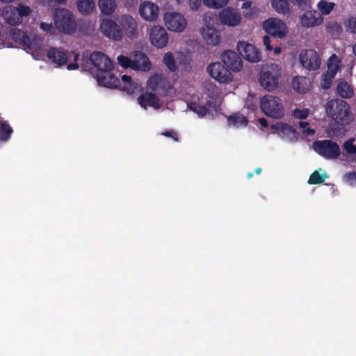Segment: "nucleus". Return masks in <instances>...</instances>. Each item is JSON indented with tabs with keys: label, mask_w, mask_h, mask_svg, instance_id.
<instances>
[{
	"label": "nucleus",
	"mask_w": 356,
	"mask_h": 356,
	"mask_svg": "<svg viewBox=\"0 0 356 356\" xmlns=\"http://www.w3.org/2000/svg\"><path fill=\"white\" fill-rule=\"evenodd\" d=\"M29 6L19 4L18 8L11 5L6 6L2 11V17L5 22L10 26H16L22 23V17L30 15Z\"/></svg>",
	"instance_id": "39448f33"
},
{
	"label": "nucleus",
	"mask_w": 356,
	"mask_h": 356,
	"mask_svg": "<svg viewBox=\"0 0 356 356\" xmlns=\"http://www.w3.org/2000/svg\"><path fill=\"white\" fill-rule=\"evenodd\" d=\"M309 122L300 121L298 122V127L302 129L303 134L307 135H313L315 133V131L313 129L307 127L309 126Z\"/></svg>",
	"instance_id": "49530a36"
},
{
	"label": "nucleus",
	"mask_w": 356,
	"mask_h": 356,
	"mask_svg": "<svg viewBox=\"0 0 356 356\" xmlns=\"http://www.w3.org/2000/svg\"><path fill=\"white\" fill-rule=\"evenodd\" d=\"M40 28L47 33L51 34L54 32V27L51 23L41 22Z\"/></svg>",
	"instance_id": "8fccbe9b"
},
{
	"label": "nucleus",
	"mask_w": 356,
	"mask_h": 356,
	"mask_svg": "<svg viewBox=\"0 0 356 356\" xmlns=\"http://www.w3.org/2000/svg\"><path fill=\"white\" fill-rule=\"evenodd\" d=\"M56 29L60 33L71 35L76 29V23L73 14L66 8H60L54 16Z\"/></svg>",
	"instance_id": "7ed1b4c3"
},
{
	"label": "nucleus",
	"mask_w": 356,
	"mask_h": 356,
	"mask_svg": "<svg viewBox=\"0 0 356 356\" xmlns=\"http://www.w3.org/2000/svg\"><path fill=\"white\" fill-rule=\"evenodd\" d=\"M13 133V129L6 121L0 120V141H8Z\"/></svg>",
	"instance_id": "473e14b6"
},
{
	"label": "nucleus",
	"mask_w": 356,
	"mask_h": 356,
	"mask_svg": "<svg viewBox=\"0 0 356 356\" xmlns=\"http://www.w3.org/2000/svg\"><path fill=\"white\" fill-rule=\"evenodd\" d=\"M67 0H54V3L60 4V5H65Z\"/></svg>",
	"instance_id": "bf43d9fd"
},
{
	"label": "nucleus",
	"mask_w": 356,
	"mask_h": 356,
	"mask_svg": "<svg viewBox=\"0 0 356 356\" xmlns=\"http://www.w3.org/2000/svg\"><path fill=\"white\" fill-rule=\"evenodd\" d=\"M163 19L167 28L175 32L183 31L187 24L184 17L181 14L175 12L165 13Z\"/></svg>",
	"instance_id": "1a4fd4ad"
},
{
	"label": "nucleus",
	"mask_w": 356,
	"mask_h": 356,
	"mask_svg": "<svg viewBox=\"0 0 356 356\" xmlns=\"http://www.w3.org/2000/svg\"><path fill=\"white\" fill-rule=\"evenodd\" d=\"M163 63L171 72H175L177 70V65L174 59V56L172 53H165L163 58Z\"/></svg>",
	"instance_id": "4c0bfd02"
},
{
	"label": "nucleus",
	"mask_w": 356,
	"mask_h": 356,
	"mask_svg": "<svg viewBox=\"0 0 356 356\" xmlns=\"http://www.w3.org/2000/svg\"><path fill=\"white\" fill-rule=\"evenodd\" d=\"M323 18L316 11H306L301 17V24L305 27H312L322 23Z\"/></svg>",
	"instance_id": "5701e85b"
},
{
	"label": "nucleus",
	"mask_w": 356,
	"mask_h": 356,
	"mask_svg": "<svg viewBox=\"0 0 356 356\" xmlns=\"http://www.w3.org/2000/svg\"><path fill=\"white\" fill-rule=\"evenodd\" d=\"M159 82V78L158 76L154 75L151 76L147 81V86L152 88V90H155L158 86Z\"/></svg>",
	"instance_id": "09e8293b"
},
{
	"label": "nucleus",
	"mask_w": 356,
	"mask_h": 356,
	"mask_svg": "<svg viewBox=\"0 0 356 356\" xmlns=\"http://www.w3.org/2000/svg\"><path fill=\"white\" fill-rule=\"evenodd\" d=\"M334 6H335V4L334 3L327 2L325 1L321 0L318 3L317 6H318V10L321 13V14H323L324 15H327L331 13V11L333 10Z\"/></svg>",
	"instance_id": "e433bc0d"
},
{
	"label": "nucleus",
	"mask_w": 356,
	"mask_h": 356,
	"mask_svg": "<svg viewBox=\"0 0 356 356\" xmlns=\"http://www.w3.org/2000/svg\"><path fill=\"white\" fill-rule=\"evenodd\" d=\"M280 73L275 70H263L259 75V82L261 86L268 91L275 90L279 83Z\"/></svg>",
	"instance_id": "f8f14e48"
},
{
	"label": "nucleus",
	"mask_w": 356,
	"mask_h": 356,
	"mask_svg": "<svg viewBox=\"0 0 356 356\" xmlns=\"http://www.w3.org/2000/svg\"><path fill=\"white\" fill-rule=\"evenodd\" d=\"M353 52L354 55L356 56V42L353 46Z\"/></svg>",
	"instance_id": "052dcab7"
},
{
	"label": "nucleus",
	"mask_w": 356,
	"mask_h": 356,
	"mask_svg": "<svg viewBox=\"0 0 356 356\" xmlns=\"http://www.w3.org/2000/svg\"><path fill=\"white\" fill-rule=\"evenodd\" d=\"M98 4L102 13L106 15L114 13L117 7L115 0H99Z\"/></svg>",
	"instance_id": "7c9ffc66"
},
{
	"label": "nucleus",
	"mask_w": 356,
	"mask_h": 356,
	"mask_svg": "<svg viewBox=\"0 0 356 356\" xmlns=\"http://www.w3.org/2000/svg\"><path fill=\"white\" fill-rule=\"evenodd\" d=\"M227 122L229 126H234L238 127L239 126H246L248 124L247 118L241 114H236L229 116L227 118Z\"/></svg>",
	"instance_id": "72a5a7b5"
},
{
	"label": "nucleus",
	"mask_w": 356,
	"mask_h": 356,
	"mask_svg": "<svg viewBox=\"0 0 356 356\" xmlns=\"http://www.w3.org/2000/svg\"><path fill=\"white\" fill-rule=\"evenodd\" d=\"M261 168H257L255 169V173L257 175H259L261 173Z\"/></svg>",
	"instance_id": "680f3d73"
},
{
	"label": "nucleus",
	"mask_w": 356,
	"mask_h": 356,
	"mask_svg": "<svg viewBox=\"0 0 356 356\" xmlns=\"http://www.w3.org/2000/svg\"><path fill=\"white\" fill-rule=\"evenodd\" d=\"M139 13L145 20L154 21L158 17L159 8L150 1H144L140 5Z\"/></svg>",
	"instance_id": "aec40b11"
},
{
	"label": "nucleus",
	"mask_w": 356,
	"mask_h": 356,
	"mask_svg": "<svg viewBox=\"0 0 356 356\" xmlns=\"http://www.w3.org/2000/svg\"><path fill=\"white\" fill-rule=\"evenodd\" d=\"M192 10H197L201 5L202 0H187Z\"/></svg>",
	"instance_id": "603ef678"
},
{
	"label": "nucleus",
	"mask_w": 356,
	"mask_h": 356,
	"mask_svg": "<svg viewBox=\"0 0 356 356\" xmlns=\"http://www.w3.org/2000/svg\"><path fill=\"white\" fill-rule=\"evenodd\" d=\"M262 27L267 34L277 38H284L288 32L285 23L277 18L266 19Z\"/></svg>",
	"instance_id": "0eeeda50"
},
{
	"label": "nucleus",
	"mask_w": 356,
	"mask_h": 356,
	"mask_svg": "<svg viewBox=\"0 0 356 356\" xmlns=\"http://www.w3.org/2000/svg\"><path fill=\"white\" fill-rule=\"evenodd\" d=\"M133 70L148 72L151 70L152 64L148 57L141 51H136L132 55Z\"/></svg>",
	"instance_id": "412c9836"
},
{
	"label": "nucleus",
	"mask_w": 356,
	"mask_h": 356,
	"mask_svg": "<svg viewBox=\"0 0 356 356\" xmlns=\"http://www.w3.org/2000/svg\"><path fill=\"white\" fill-rule=\"evenodd\" d=\"M1 2H4V3H10L12 2L13 0H0Z\"/></svg>",
	"instance_id": "338daca9"
},
{
	"label": "nucleus",
	"mask_w": 356,
	"mask_h": 356,
	"mask_svg": "<svg viewBox=\"0 0 356 356\" xmlns=\"http://www.w3.org/2000/svg\"><path fill=\"white\" fill-rule=\"evenodd\" d=\"M338 95L343 99H350L354 95L353 88L346 81H341L337 88Z\"/></svg>",
	"instance_id": "c756f323"
},
{
	"label": "nucleus",
	"mask_w": 356,
	"mask_h": 356,
	"mask_svg": "<svg viewBox=\"0 0 356 356\" xmlns=\"http://www.w3.org/2000/svg\"><path fill=\"white\" fill-rule=\"evenodd\" d=\"M79 68V65L77 63H70L67 65V69L68 70H76Z\"/></svg>",
	"instance_id": "6e6d98bb"
},
{
	"label": "nucleus",
	"mask_w": 356,
	"mask_h": 356,
	"mask_svg": "<svg viewBox=\"0 0 356 356\" xmlns=\"http://www.w3.org/2000/svg\"><path fill=\"white\" fill-rule=\"evenodd\" d=\"M220 19L224 24L235 26L241 22V15L232 8L223 9L220 13Z\"/></svg>",
	"instance_id": "6ab92c4d"
},
{
	"label": "nucleus",
	"mask_w": 356,
	"mask_h": 356,
	"mask_svg": "<svg viewBox=\"0 0 356 356\" xmlns=\"http://www.w3.org/2000/svg\"><path fill=\"white\" fill-rule=\"evenodd\" d=\"M271 4L278 13L286 14L289 12V4L286 0H271Z\"/></svg>",
	"instance_id": "f704fd0d"
},
{
	"label": "nucleus",
	"mask_w": 356,
	"mask_h": 356,
	"mask_svg": "<svg viewBox=\"0 0 356 356\" xmlns=\"http://www.w3.org/2000/svg\"><path fill=\"white\" fill-rule=\"evenodd\" d=\"M100 30L105 36L115 41H120L123 38L121 27L111 19H104L100 24Z\"/></svg>",
	"instance_id": "9d476101"
},
{
	"label": "nucleus",
	"mask_w": 356,
	"mask_h": 356,
	"mask_svg": "<svg viewBox=\"0 0 356 356\" xmlns=\"http://www.w3.org/2000/svg\"><path fill=\"white\" fill-rule=\"evenodd\" d=\"M209 75L221 83H227L232 80V74L229 70L219 62L213 63L207 67Z\"/></svg>",
	"instance_id": "6e6552de"
},
{
	"label": "nucleus",
	"mask_w": 356,
	"mask_h": 356,
	"mask_svg": "<svg viewBox=\"0 0 356 356\" xmlns=\"http://www.w3.org/2000/svg\"><path fill=\"white\" fill-rule=\"evenodd\" d=\"M89 60L97 68V72L113 69V65L111 60L106 54L100 51L92 52L90 56Z\"/></svg>",
	"instance_id": "dca6fc26"
},
{
	"label": "nucleus",
	"mask_w": 356,
	"mask_h": 356,
	"mask_svg": "<svg viewBox=\"0 0 356 356\" xmlns=\"http://www.w3.org/2000/svg\"><path fill=\"white\" fill-rule=\"evenodd\" d=\"M300 63L303 67L309 71H314L321 66V58L318 53L313 49H306L302 51L299 56Z\"/></svg>",
	"instance_id": "9b49d317"
},
{
	"label": "nucleus",
	"mask_w": 356,
	"mask_h": 356,
	"mask_svg": "<svg viewBox=\"0 0 356 356\" xmlns=\"http://www.w3.org/2000/svg\"><path fill=\"white\" fill-rule=\"evenodd\" d=\"M250 4H251V3H250V2H249V1H246V2L243 3V7H245V8H247L248 6H250Z\"/></svg>",
	"instance_id": "e2e57ef3"
},
{
	"label": "nucleus",
	"mask_w": 356,
	"mask_h": 356,
	"mask_svg": "<svg viewBox=\"0 0 356 356\" xmlns=\"http://www.w3.org/2000/svg\"><path fill=\"white\" fill-rule=\"evenodd\" d=\"M326 30L332 37L337 38L341 35L342 27L339 23L332 22L327 25Z\"/></svg>",
	"instance_id": "58836bf2"
},
{
	"label": "nucleus",
	"mask_w": 356,
	"mask_h": 356,
	"mask_svg": "<svg viewBox=\"0 0 356 356\" xmlns=\"http://www.w3.org/2000/svg\"><path fill=\"white\" fill-rule=\"evenodd\" d=\"M204 4L209 8H221L228 2V0H203Z\"/></svg>",
	"instance_id": "ea45409f"
},
{
	"label": "nucleus",
	"mask_w": 356,
	"mask_h": 356,
	"mask_svg": "<svg viewBox=\"0 0 356 356\" xmlns=\"http://www.w3.org/2000/svg\"><path fill=\"white\" fill-rule=\"evenodd\" d=\"M325 175H323L315 170L309 177L308 183L309 184H320L325 181Z\"/></svg>",
	"instance_id": "79ce46f5"
},
{
	"label": "nucleus",
	"mask_w": 356,
	"mask_h": 356,
	"mask_svg": "<svg viewBox=\"0 0 356 356\" xmlns=\"http://www.w3.org/2000/svg\"><path fill=\"white\" fill-rule=\"evenodd\" d=\"M273 129H275L278 131L284 134H295L296 133V130L293 127L288 124H284L282 122H277L275 125L272 126Z\"/></svg>",
	"instance_id": "c9c22d12"
},
{
	"label": "nucleus",
	"mask_w": 356,
	"mask_h": 356,
	"mask_svg": "<svg viewBox=\"0 0 356 356\" xmlns=\"http://www.w3.org/2000/svg\"><path fill=\"white\" fill-rule=\"evenodd\" d=\"M345 25L348 31L352 33H356V16H350L345 22Z\"/></svg>",
	"instance_id": "a18cd8bd"
},
{
	"label": "nucleus",
	"mask_w": 356,
	"mask_h": 356,
	"mask_svg": "<svg viewBox=\"0 0 356 356\" xmlns=\"http://www.w3.org/2000/svg\"><path fill=\"white\" fill-rule=\"evenodd\" d=\"M111 70H106L103 72H97V80L98 83L106 88H119L121 87L120 80L113 74L111 73Z\"/></svg>",
	"instance_id": "f3484780"
},
{
	"label": "nucleus",
	"mask_w": 356,
	"mask_h": 356,
	"mask_svg": "<svg viewBox=\"0 0 356 356\" xmlns=\"http://www.w3.org/2000/svg\"><path fill=\"white\" fill-rule=\"evenodd\" d=\"M40 1L42 4H49L51 5L54 3V0H38Z\"/></svg>",
	"instance_id": "13d9d810"
},
{
	"label": "nucleus",
	"mask_w": 356,
	"mask_h": 356,
	"mask_svg": "<svg viewBox=\"0 0 356 356\" xmlns=\"http://www.w3.org/2000/svg\"><path fill=\"white\" fill-rule=\"evenodd\" d=\"M260 108L267 116L274 119H281L284 116V108L282 100L277 96L266 95L261 98Z\"/></svg>",
	"instance_id": "f03ea898"
},
{
	"label": "nucleus",
	"mask_w": 356,
	"mask_h": 356,
	"mask_svg": "<svg viewBox=\"0 0 356 356\" xmlns=\"http://www.w3.org/2000/svg\"><path fill=\"white\" fill-rule=\"evenodd\" d=\"M118 63L124 68L133 70V58L126 56L120 55L118 57Z\"/></svg>",
	"instance_id": "37998d69"
},
{
	"label": "nucleus",
	"mask_w": 356,
	"mask_h": 356,
	"mask_svg": "<svg viewBox=\"0 0 356 356\" xmlns=\"http://www.w3.org/2000/svg\"><path fill=\"white\" fill-rule=\"evenodd\" d=\"M202 35L209 44L216 45L220 42V35L215 29L208 27L204 30Z\"/></svg>",
	"instance_id": "c85d7f7f"
},
{
	"label": "nucleus",
	"mask_w": 356,
	"mask_h": 356,
	"mask_svg": "<svg viewBox=\"0 0 356 356\" xmlns=\"http://www.w3.org/2000/svg\"><path fill=\"white\" fill-rule=\"evenodd\" d=\"M214 106V102L211 100H207L204 105H201L196 102H191L188 104L189 109L197 113L200 118L204 117L209 112V109Z\"/></svg>",
	"instance_id": "393cba45"
},
{
	"label": "nucleus",
	"mask_w": 356,
	"mask_h": 356,
	"mask_svg": "<svg viewBox=\"0 0 356 356\" xmlns=\"http://www.w3.org/2000/svg\"><path fill=\"white\" fill-rule=\"evenodd\" d=\"M49 60L59 66L65 65L68 60L67 51L56 47H51L47 54Z\"/></svg>",
	"instance_id": "4be33fe9"
},
{
	"label": "nucleus",
	"mask_w": 356,
	"mask_h": 356,
	"mask_svg": "<svg viewBox=\"0 0 356 356\" xmlns=\"http://www.w3.org/2000/svg\"><path fill=\"white\" fill-rule=\"evenodd\" d=\"M309 111L307 108L298 109L296 108L293 112V115L295 118L304 120L309 115Z\"/></svg>",
	"instance_id": "c03bdc74"
},
{
	"label": "nucleus",
	"mask_w": 356,
	"mask_h": 356,
	"mask_svg": "<svg viewBox=\"0 0 356 356\" xmlns=\"http://www.w3.org/2000/svg\"><path fill=\"white\" fill-rule=\"evenodd\" d=\"M258 121L261 126L263 127H267L268 125L267 120L264 118H259Z\"/></svg>",
	"instance_id": "4d7b16f0"
},
{
	"label": "nucleus",
	"mask_w": 356,
	"mask_h": 356,
	"mask_svg": "<svg viewBox=\"0 0 356 356\" xmlns=\"http://www.w3.org/2000/svg\"><path fill=\"white\" fill-rule=\"evenodd\" d=\"M325 107L327 116L339 124L348 125L353 120L350 106L345 100L331 99L326 103Z\"/></svg>",
	"instance_id": "f257e3e1"
},
{
	"label": "nucleus",
	"mask_w": 356,
	"mask_h": 356,
	"mask_svg": "<svg viewBox=\"0 0 356 356\" xmlns=\"http://www.w3.org/2000/svg\"><path fill=\"white\" fill-rule=\"evenodd\" d=\"M10 37L19 44L32 51L39 50L43 43V39L36 34L29 36L26 32L13 28L9 31Z\"/></svg>",
	"instance_id": "20e7f679"
},
{
	"label": "nucleus",
	"mask_w": 356,
	"mask_h": 356,
	"mask_svg": "<svg viewBox=\"0 0 356 356\" xmlns=\"http://www.w3.org/2000/svg\"><path fill=\"white\" fill-rule=\"evenodd\" d=\"M221 59L224 65L229 71L238 72L243 67L241 57L236 52L232 50H227L221 55Z\"/></svg>",
	"instance_id": "4468645a"
},
{
	"label": "nucleus",
	"mask_w": 356,
	"mask_h": 356,
	"mask_svg": "<svg viewBox=\"0 0 356 356\" xmlns=\"http://www.w3.org/2000/svg\"><path fill=\"white\" fill-rule=\"evenodd\" d=\"M344 179L350 186L356 187V172H350L345 174Z\"/></svg>",
	"instance_id": "de8ad7c7"
},
{
	"label": "nucleus",
	"mask_w": 356,
	"mask_h": 356,
	"mask_svg": "<svg viewBox=\"0 0 356 356\" xmlns=\"http://www.w3.org/2000/svg\"><path fill=\"white\" fill-rule=\"evenodd\" d=\"M138 102L141 107L145 109L147 106H152L154 108H159L160 104L159 99L155 94L152 92H146L138 97Z\"/></svg>",
	"instance_id": "b1692460"
},
{
	"label": "nucleus",
	"mask_w": 356,
	"mask_h": 356,
	"mask_svg": "<svg viewBox=\"0 0 356 356\" xmlns=\"http://www.w3.org/2000/svg\"><path fill=\"white\" fill-rule=\"evenodd\" d=\"M237 49L244 59L251 63H257L261 60L260 52L251 44L239 42L237 44Z\"/></svg>",
	"instance_id": "ddd939ff"
},
{
	"label": "nucleus",
	"mask_w": 356,
	"mask_h": 356,
	"mask_svg": "<svg viewBox=\"0 0 356 356\" xmlns=\"http://www.w3.org/2000/svg\"><path fill=\"white\" fill-rule=\"evenodd\" d=\"M149 39L154 46L157 48H163L168 43V35L163 27L154 26L150 30Z\"/></svg>",
	"instance_id": "2eb2a0df"
},
{
	"label": "nucleus",
	"mask_w": 356,
	"mask_h": 356,
	"mask_svg": "<svg viewBox=\"0 0 356 356\" xmlns=\"http://www.w3.org/2000/svg\"><path fill=\"white\" fill-rule=\"evenodd\" d=\"M205 94L209 98V100L213 102V100L219 95V89L216 86L209 84L206 87Z\"/></svg>",
	"instance_id": "a19ab883"
},
{
	"label": "nucleus",
	"mask_w": 356,
	"mask_h": 356,
	"mask_svg": "<svg viewBox=\"0 0 356 356\" xmlns=\"http://www.w3.org/2000/svg\"><path fill=\"white\" fill-rule=\"evenodd\" d=\"M79 54H75L74 55V60L75 63L77 62L78 59H79Z\"/></svg>",
	"instance_id": "69168bd1"
},
{
	"label": "nucleus",
	"mask_w": 356,
	"mask_h": 356,
	"mask_svg": "<svg viewBox=\"0 0 356 356\" xmlns=\"http://www.w3.org/2000/svg\"><path fill=\"white\" fill-rule=\"evenodd\" d=\"M292 86L299 93L305 94L310 88V81L305 76H296L293 78Z\"/></svg>",
	"instance_id": "a878e982"
},
{
	"label": "nucleus",
	"mask_w": 356,
	"mask_h": 356,
	"mask_svg": "<svg viewBox=\"0 0 356 356\" xmlns=\"http://www.w3.org/2000/svg\"><path fill=\"white\" fill-rule=\"evenodd\" d=\"M161 134L165 137L172 138L174 141H179V135L177 132L174 130L166 131L163 132Z\"/></svg>",
	"instance_id": "3c124183"
},
{
	"label": "nucleus",
	"mask_w": 356,
	"mask_h": 356,
	"mask_svg": "<svg viewBox=\"0 0 356 356\" xmlns=\"http://www.w3.org/2000/svg\"><path fill=\"white\" fill-rule=\"evenodd\" d=\"M252 177H253V173L252 172H250L248 173L247 177L248 179H251Z\"/></svg>",
	"instance_id": "0e129e2a"
},
{
	"label": "nucleus",
	"mask_w": 356,
	"mask_h": 356,
	"mask_svg": "<svg viewBox=\"0 0 356 356\" xmlns=\"http://www.w3.org/2000/svg\"><path fill=\"white\" fill-rule=\"evenodd\" d=\"M120 90L127 92L128 94H134L138 88L139 86L137 83L132 81L131 76L124 74L122 76Z\"/></svg>",
	"instance_id": "bb28decb"
},
{
	"label": "nucleus",
	"mask_w": 356,
	"mask_h": 356,
	"mask_svg": "<svg viewBox=\"0 0 356 356\" xmlns=\"http://www.w3.org/2000/svg\"><path fill=\"white\" fill-rule=\"evenodd\" d=\"M280 51V48L277 47V48L275 49V53H279Z\"/></svg>",
	"instance_id": "774afa93"
},
{
	"label": "nucleus",
	"mask_w": 356,
	"mask_h": 356,
	"mask_svg": "<svg viewBox=\"0 0 356 356\" xmlns=\"http://www.w3.org/2000/svg\"><path fill=\"white\" fill-rule=\"evenodd\" d=\"M314 150L325 159H336L341 154L339 145L332 140H316L313 143Z\"/></svg>",
	"instance_id": "423d86ee"
},
{
	"label": "nucleus",
	"mask_w": 356,
	"mask_h": 356,
	"mask_svg": "<svg viewBox=\"0 0 356 356\" xmlns=\"http://www.w3.org/2000/svg\"><path fill=\"white\" fill-rule=\"evenodd\" d=\"M263 42L265 45L266 49L271 50L273 49L272 46L270 45V39L269 36L265 35L263 38Z\"/></svg>",
	"instance_id": "864d4df0"
},
{
	"label": "nucleus",
	"mask_w": 356,
	"mask_h": 356,
	"mask_svg": "<svg viewBox=\"0 0 356 356\" xmlns=\"http://www.w3.org/2000/svg\"><path fill=\"white\" fill-rule=\"evenodd\" d=\"M76 6L79 12L84 15L91 14L95 8L94 0H77Z\"/></svg>",
	"instance_id": "cd10ccee"
},
{
	"label": "nucleus",
	"mask_w": 356,
	"mask_h": 356,
	"mask_svg": "<svg viewBox=\"0 0 356 356\" xmlns=\"http://www.w3.org/2000/svg\"><path fill=\"white\" fill-rule=\"evenodd\" d=\"M355 138H350L345 141L343 149L346 152V156H352L351 161L356 162V145H354Z\"/></svg>",
	"instance_id": "2f4dec72"
},
{
	"label": "nucleus",
	"mask_w": 356,
	"mask_h": 356,
	"mask_svg": "<svg viewBox=\"0 0 356 356\" xmlns=\"http://www.w3.org/2000/svg\"><path fill=\"white\" fill-rule=\"evenodd\" d=\"M119 23L122 31H124L128 38H133L138 35L136 21L131 15H124L121 16Z\"/></svg>",
	"instance_id": "a211bd4d"
},
{
	"label": "nucleus",
	"mask_w": 356,
	"mask_h": 356,
	"mask_svg": "<svg viewBox=\"0 0 356 356\" xmlns=\"http://www.w3.org/2000/svg\"><path fill=\"white\" fill-rule=\"evenodd\" d=\"M293 4L298 5L299 6H305L307 4V0H289Z\"/></svg>",
	"instance_id": "5fc2aeb1"
}]
</instances>
